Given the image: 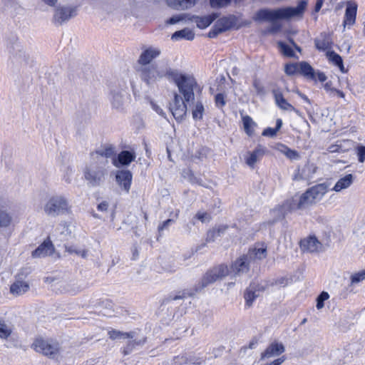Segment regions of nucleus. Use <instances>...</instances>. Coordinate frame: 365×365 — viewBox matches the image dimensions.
Masks as SVG:
<instances>
[{
	"label": "nucleus",
	"instance_id": "2f4dec72",
	"mask_svg": "<svg viewBox=\"0 0 365 365\" xmlns=\"http://www.w3.org/2000/svg\"><path fill=\"white\" fill-rule=\"evenodd\" d=\"M242 122L246 133L248 135H252L253 134V128L255 125V122L248 115L242 117Z\"/></svg>",
	"mask_w": 365,
	"mask_h": 365
},
{
	"label": "nucleus",
	"instance_id": "a878e982",
	"mask_svg": "<svg viewBox=\"0 0 365 365\" xmlns=\"http://www.w3.org/2000/svg\"><path fill=\"white\" fill-rule=\"evenodd\" d=\"M29 289V284L24 281L16 280L10 287V292L14 295H21L26 293Z\"/></svg>",
	"mask_w": 365,
	"mask_h": 365
},
{
	"label": "nucleus",
	"instance_id": "ea45409f",
	"mask_svg": "<svg viewBox=\"0 0 365 365\" xmlns=\"http://www.w3.org/2000/svg\"><path fill=\"white\" fill-rule=\"evenodd\" d=\"M194 219H197L202 223L208 222L211 220L210 215L207 212L199 211L196 213Z\"/></svg>",
	"mask_w": 365,
	"mask_h": 365
},
{
	"label": "nucleus",
	"instance_id": "6ab92c4d",
	"mask_svg": "<svg viewBox=\"0 0 365 365\" xmlns=\"http://www.w3.org/2000/svg\"><path fill=\"white\" fill-rule=\"evenodd\" d=\"M357 5L354 2L349 1L346 4L344 25L352 26L355 23Z\"/></svg>",
	"mask_w": 365,
	"mask_h": 365
},
{
	"label": "nucleus",
	"instance_id": "dca6fc26",
	"mask_svg": "<svg viewBox=\"0 0 365 365\" xmlns=\"http://www.w3.org/2000/svg\"><path fill=\"white\" fill-rule=\"evenodd\" d=\"M285 348L282 343L277 341L270 344L265 351L262 353L261 359H269L277 356L284 352Z\"/></svg>",
	"mask_w": 365,
	"mask_h": 365
},
{
	"label": "nucleus",
	"instance_id": "4468645a",
	"mask_svg": "<svg viewBox=\"0 0 365 365\" xmlns=\"http://www.w3.org/2000/svg\"><path fill=\"white\" fill-rule=\"evenodd\" d=\"M262 290V286H260L259 284L255 282L251 283L250 286L246 289L244 294L245 305L247 307H250L252 305L253 302L259 296V293Z\"/></svg>",
	"mask_w": 365,
	"mask_h": 365
},
{
	"label": "nucleus",
	"instance_id": "c9c22d12",
	"mask_svg": "<svg viewBox=\"0 0 365 365\" xmlns=\"http://www.w3.org/2000/svg\"><path fill=\"white\" fill-rule=\"evenodd\" d=\"M193 295H194V293L192 292L184 290L182 292H180L178 294H177L174 296H172V295L169 296L168 298L165 299V302L168 303L171 301L181 299L185 298L187 297H192Z\"/></svg>",
	"mask_w": 365,
	"mask_h": 365
},
{
	"label": "nucleus",
	"instance_id": "bb28decb",
	"mask_svg": "<svg viewBox=\"0 0 365 365\" xmlns=\"http://www.w3.org/2000/svg\"><path fill=\"white\" fill-rule=\"evenodd\" d=\"M274 99L276 104L284 110H294L295 108L287 102L280 92L274 91Z\"/></svg>",
	"mask_w": 365,
	"mask_h": 365
},
{
	"label": "nucleus",
	"instance_id": "8fccbe9b",
	"mask_svg": "<svg viewBox=\"0 0 365 365\" xmlns=\"http://www.w3.org/2000/svg\"><path fill=\"white\" fill-rule=\"evenodd\" d=\"M109 203L108 202L103 200L97 205L98 211L102 213H106L108 211Z\"/></svg>",
	"mask_w": 365,
	"mask_h": 365
},
{
	"label": "nucleus",
	"instance_id": "20e7f679",
	"mask_svg": "<svg viewBox=\"0 0 365 365\" xmlns=\"http://www.w3.org/2000/svg\"><path fill=\"white\" fill-rule=\"evenodd\" d=\"M173 71L174 69L167 63L165 65L151 64L141 66L138 69L140 79L148 86L153 85L163 77L170 79Z\"/></svg>",
	"mask_w": 365,
	"mask_h": 365
},
{
	"label": "nucleus",
	"instance_id": "393cba45",
	"mask_svg": "<svg viewBox=\"0 0 365 365\" xmlns=\"http://www.w3.org/2000/svg\"><path fill=\"white\" fill-rule=\"evenodd\" d=\"M326 56L328 58L329 61L339 67V70L342 73L347 72V70L344 66L343 60L338 53H336L334 51H327L326 53Z\"/></svg>",
	"mask_w": 365,
	"mask_h": 365
},
{
	"label": "nucleus",
	"instance_id": "bf43d9fd",
	"mask_svg": "<svg viewBox=\"0 0 365 365\" xmlns=\"http://www.w3.org/2000/svg\"><path fill=\"white\" fill-rule=\"evenodd\" d=\"M354 180V176L351 174H348L345 175L343 178L340 179L337 182H351Z\"/></svg>",
	"mask_w": 365,
	"mask_h": 365
},
{
	"label": "nucleus",
	"instance_id": "c85d7f7f",
	"mask_svg": "<svg viewBox=\"0 0 365 365\" xmlns=\"http://www.w3.org/2000/svg\"><path fill=\"white\" fill-rule=\"evenodd\" d=\"M195 37V34L189 29H184L180 31H175L172 35L173 40H179L184 38L188 41H192Z\"/></svg>",
	"mask_w": 365,
	"mask_h": 365
},
{
	"label": "nucleus",
	"instance_id": "473e14b6",
	"mask_svg": "<svg viewBox=\"0 0 365 365\" xmlns=\"http://www.w3.org/2000/svg\"><path fill=\"white\" fill-rule=\"evenodd\" d=\"M204 113V106L201 102L197 101L192 110V117L195 120H201Z\"/></svg>",
	"mask_w": 365,
	"mask_h": 365
},
{
	"label": "nucleus",
	"instance_id": "1a4fd4ad",
	"mask_svg": "<svg viewBox=\"0 0 365 365\" xmlns=\"http://www.w3.org/2000/svg\"><path fill=\"white\" fill-rule=\"evenodd\" d=\"M106 165L99 164L96 160L91 159L90 164L86 168L84 175L86 180L88 181H103L107 174Z\"/></svg>",
	"mask_w": 365,
	"mask_h": 365
},
{
	"label": "nucleus",
	"instance_id": "39448f33",
	"mask_svg": "<svg viewBox=\"0 0 365 365\" xmlns=\"http://www.w3.org/2000/svg\"><path fill=\"white\" fill-rule=\"evenodd\" d=\"M108 334L112 340L130 339L123 349V354L124 355L129 354L135 346H143L145 342V338H136V333L135 331L123 332L119 330L112 329L108 332Z\"/></svg>",
	"mask_w": 365,
	"mask_h": 365
},
{
	"label": "nucleus",
	"instance_id": "b1692460",
	"mask_svg": "<svg viewBox=\"0 0 365 365\" xmlns=\"http://www.w3.org/2000/svg\"><path fill=\"white\" fill-rule=\"evenodd\" d=\"M264 153L261 149H256L252 152H249L245 156V163L251 168H254L255 164L262 157Z\"/></svg>",
	"mask_w": 365,
	"mask_h": 365
},
{
	"label": "nucleus",
	"instance_id": "0e129e2a",
	"mask_svg": "<svg viewBox=\"0 0 365 365\" xmlns=\"http://www.w3.org/2000/svg\"><path fill=\"white\" fill-rule=\"evenodd\" d=\"M317 78H318L319 81L321 82H324L327 80L326 75L324 73H321V72L317 73Z\"/></svg>",
	"mask_w": 365,
	"mask_h": 365
},
{
	"label": "nucleus",
	"instance_id": "6e6552de",
	"mask_svg": "<svg viewBox=\"0 0 365 365\" xmlns=\"http://www.w3.org/2000/svg\"><path fill=\"white\" fill-rule=\"evenodd\" d=\"M69 210L67 200L61 195H55L50 197L43 206L46 215L51 217H56L64 214Z\"/></svg>",
	"mask_w": 365,
	"mask_h": 365
},
{
	"label": "nucleus",
	"instance_id": "58836bf2",
	"mask_svg": "<svg viewBox=\"0 0 365 365\" xmlns=\"http://www.w3.org/2000/svg\"><path fill=\"white\" fill-rule=\"evenodd\" d=\"M284 72L289 75L292 76L299 72V63H289L286 64L284 67Z\"/></svg>",
	"mask_w": 365,
	"mask_h": 365
},
{
	"label": "nucleus",
	"instance_id": "0eeeda50",
	"mask_svg": "<svg viewBox=\"0 0 365 365\" xmlns=\"http://www.w3.org/2000/svg\"><path fill=\"white\" fill-rule=\"evenodd\" d=\"M32 347L36 352L41 353L51 359L58 357L60 353L59 344L49 339L36 338L32 344Z\"/></svg>",
	"mask_w": 365,
	"mask_h": 365
},
{
	"label": "nucleus",
	"instance_id": "f03ea898",
	"mask_svg": "<svg viewBox=\"0 0 365 365\" xmlns=\"http://www.w3.org/2000/svg\"><path fill=\"white\" fill-rule=\"evenodd\" d=\"M178 88L174 93L173 100L170 103V110L176 120H182L187 113V103L195 99L194 90L197 87L195 78L190 74L182 73L174 69L170 76Z\"/></svg>",
	"mask_w": 365,
	"mask_h": 365
},
{
	"label": "nucleus",
	"instance_id": "e2e57ef3",
	"mask_svg": "<svg viewBox=\"0 0 365 365\" xmlns=\"http://www.w3.org/2000/svg\"><path fill=\"white\" fill-rule=\"evenodd\" d=\"M324 89L327 92H331V93H334V90H336V88H333L331 87V83L330 82L325 83Z\"/></svg>",
	"mask_w": 365,
	"mask_h": 365
},
{
	"label": "nucleus",
	"instance_id": "69168bd1",
	"mask_svg": "<svg viewBox=\"0 0 365 365\" xmlns=\"http://www.w3.org/2000/svg\"><path fill=\"white\" fill-rule=\"evenodd\" d=\"M42 1L49 6H54L58 0H42Z\"/></svg>",
	"mask_w": 365,
	"mask_h": 365
},
{
	"label": "nucleus",
	"instance_id": "37998d69",
	"mask_svg": "<svg viewBox=\"0 0 365 365\" xmlns=\"http://www.w3.org/2000/svg\"><path fill=\"white\" fill-rule=\"evenodd\" d=\"M279 47L284 55L289 57L294 56V52L289 46L284 43L279 42Z\"/></svg>",
	"mask_w": 365,
	"mask_h": 365
},
{
	"label": "nucleus",
	"instance_id": "de8ad7c7",
	"mask_svg": "<svg viewBox=\"0 0 365 365\" xmlns=\"http://www.w3.org/2000/svg\"><path fill=\"white\" fill-rule=\"evenodd\" d=\"M182 175L184 180L193 181L195 180V177L189 168L185 169L182 173Z\"/></svg>",
	"mask_w": 365,
	"mask_h": 365
},
{
	"label": "nucleus",
	"instance_id": "4be33fe9",
	"mask_svg": "<svg viewBox=\"0 0 365 365\" xmlns=\"http://www.w3.org/2000/svg\"><path fill=\"white\" fill-rule=\"evenodd\" d=\"M126 100V94L123 91H113L111 93V104L113 108L120 110Z\"/></svg>",
	"mask_w": 365,
	"mask_h": 365
},
{
	"label": "nucleus",
	"instance_id": "412c9836",
	"mask_svg": "<svg viewBox=\"0 0 365 365\" xmlns=\"http://www.w3.org/2000/svg\"><path fill=\"white\" fill-rule=\"evenodd\" d=\"M315 46L320 51H329L331 48L333 41L329 34L322 33L319 36L314 40Z\"/></svg>",
	"mask_w": 365,
	"mask_h": 365
},
{
	"label": "nucleus",
	"instance_id": "9d476101",
	"mask_svg": "<svg viewBox=\"0 0 365 365\" xmlns=\"http://www.w3.org/2000/svg\"><path fill=\"white\" fill-rule=\"evenodd\" d=\"M115 148L112 145H105L95 153L91 154V159L96 160L99 164L108 165V161L107 158L115 156Z\"/></svg>",
	"mask_w": 365,
	"mask_h": 365
},
{
	"label": "nucleus",
	"instance_id": "052dcab7",
	"mask_svg": "<svg viewBox=\"0 0 365 365\" xmlns=\"http://www.w3.org/2000/svg\"><path fill=\"white\" fill-rule=\"evenodd\" d=\"M151 106H152V108H153V110H155L157 113H158L159 115H160L162 116H164L165 113H164L163 109L159 106L156 105L154 103H151Z\"/></svg>",
	"mask_w": 365,
	"mask_h": 365
},
{
	"label": "nucleus",
	"instance_id": "603ef678",
	"mask_svg": "<svg viewBox=\"0 0 365 365\" xmlns=\"http://www.w3.org/2000/svg\"><path fill=\"white\" fill-rule=\"evenodd\" d=\"M230 0H210V4L212 7H222L227 5Z\"/></svg>",
	"mask_w": 365,
	"mask_h": 365
},
{
	"label": "nucleus",
	"instance_id": "6e6d98bb",
	"mask_svg": "<svg viewBox=\"0 0 365 365\" xmlns=\"http://www.w3.org/2000/svg\"><path fill=\"white\" fill-rule=\"evenodd\" d=\"M277 130L275 128H267L262 132V135L268 137H274L276 135Z\"/></svg>",
	"mask_w": 365,
	"mask_h": 365
},
{
	"label": "nucleus",
	"instance_id": "774afa93",
	"mask_svg": "<svg viewBox=\"0 0 365 365\" xmlns=\"http://www.w3.org/2000/svg\"><path fill=\"white\" fill-rule=\"evenodd\" d=\"M322 6V1H318L316 4V6H315V11H318L320 10L321 7Z\"/></svg>",
	"mask_w": 365,
	"mask_h": 365
},
{
	"label": "nucleus",
	"instance_id": "4d7b16f0",
	"mask_svg": "<svg viewBox=\"0 0 365 365\" xmlns=\"http://www.w3.org/2000/svg\"><path fill=\"white\" fill-rule=\"evenodd\" d=\"M174 220L173 219H168L165 221H164L162 225H159L158 227V231L161 232L165 229L168 228V227L171 224L173 223Z\"/></svg>",
	"mask_w": 365,
	"mask_h": 365
},
{
	"label": "nucleus",
	"instance_id": "79ce46f5",
	"mask_svg": "<svg viewBox=\"0 0 365 365\" xmlns=\"http://www.w3.org/2000/svg\"><path fill=\"white\" fill-rule=\"evenodd\" d=\"M267 253V249L266 247H259V248H254L252 250V255H254L255 257L257 259H263L265 258Z\"/></svg>",
	"mask_w": 365,
	"mask_h": 365
},
{
	"label": "nucleus",
	"instance_id": "7ed1b4c3",
	"mask_svg": "<svg viewBox=\"0 0 365 365\" xmlns=\"http://www.w3.org/2000/svg\"><path fill=\"white\" fill-rule=\"evenodd\" d=\"M307 2L301 1L297 7H282L275 9H262L257 11L254 16L256 21H267L272 24V31H277L281 26L278 21L281 20H289L292 17L302 16Z\"/></svg>",
	"mask_w": 365,
	"mask_h": 365
},
{
	"label": "nucleus",
	"instance_id": "a19ab883",
	"mask_svg": "<svg viewBox=\"0 0 365 365\" xmlns=\"http://www.w3.org/2000/svg\"><path fill=\"white\" fill-rule=\"evenodd\" d=\"M329 294L326 292H322L317 298V308L321 309L324 307V302L329 299Z\"/></svg>",
	"mask_w": 365,
	"mask_h": 365
},
{
	"label": "nucleus",
	"instance_id": "5701e85b",
	"mask_svg": "<svg viewBox=\"0 0 365 365\" xmlns=\"http://www.w3.org/2000/svg\"><path fill=\"white\" fill-rule=\"evenodd\" d=\"M216 18V14H213L205 16H192L190 20L195 22L198 28L205 29L210 26Z\"/></svg>",
	"mask_w": 365,
	"mask_h": 365
},
{
	"label": "nucleus",
	"instance_id": "ddd939ff",
	"mask_svg": "<svg viewBox=\"0 0 365 365\" xmlns=\"http://www.w3.org/2000/svg\"><path fill=\"white\" fill-rule=\"evenodd\" d=\"M161 51L158 48L153 46L147 47L144 48L140 53L138 59V63L141 66H149L150 62L158 57Z\"/></svg>",
	"mask_w": 365,
	"mask_h": 365
},
{
	"label": "nucleus",
	"instance_id": "a211bd4d",
	"mask_svg": "<svg viewBox=\"0 0 365 365\" xmlns=\"http://www.w3.org/2000/svg\"><path fill=\"white\" fill-rule=\"evenodd\" d=\"M300 247L304 251L316 252L321 250L322 244L315 237L310 236L309 237L301 241Z\"/></svg>",
	"mask_w": 365,
	"mask_h": 365
},
{
	"label": "nucleus",
	"instance_id": "4c0bfd02",
	"mask_svg": "<svg viewBox=\"0 0 365 365\" xmlns=\"http://www.w3.org/2000/svg\"><path fill=\"white\" fill-rule=\"evenodd\" d=\"M252 86L255 88L257 95L264 96L265 94L264 88L259 80L255 78L252 83Z\"/></svg>",
	"mask_w": 365,
	"mask_h": 365
},
{
	"label": "nucleus",
	"instance_id": "423d86ee",
	"mask_svg": "<svg viewBox=\"0 0 365 365\" xmlns=\"http://www.w3.org/2000/svg\"><path fill=\"white\" fill-rule=\"evenodd\" d=\"M230 273L229 269L226 265L220 264L208 270L202 277L200 281L195 287L196 292H200L202 289L222 279Z\"/></svg>",
	"mask_w": 365,
	"mask_h": 365
},
{
	"label": "nucleus",
	"instance_id": "7c9ffc66",
	"mask_svg": "<svg viewBox=\"0 0 365 365\" xmlns=\"http://www.w3.org/2000/svg\"><path fill=\"white\" fill-rule=\"evenodd\" d=\"M115 179L118 182H130L132 174L128 170H118L115 175Z\"/></svg>",
	"mask_w": 365,
	"mask_h": 365
},
{
	"label": "nucleus",
	"instance_id": "680f3d73",
	"mask_svg": "<svg viewBox=\"0 0 365 365\" xmlns=\"http://www.w3.org/2000/svg\"><path fill=\"white\" fill-rule=\"evenodd\" d=\"M227 229V226H220L218 228L215 229V231H217V236L222 235L225 232Z\"/></svg>",
	"mask_w": 365,
	"mask_h": 365
},
{
	"label": "nucleus",
	"instance_id": "3c124183",
	"mask_svg": "<svg viewBox=\"0 0 365 365\" xmlns=\"http://www.w3.org/2000/svg\"><path fill=\"white\" fill-rule=\"evenodd\" d=\"M215 103L218 107H222L225 105V95L218 93L215 96Z\"/></svg>",
	"mask_w": 365,
	"mask_h": 365
},
{
	"label": "nucleus",
	"instance_id": "f8f14e48",
	"mask_svg": "<svg viewBox=\"0 0 365 365\" xmlns=\"http://www.w3.org/2000/svg\"><path fill=\"white\" fill-rule=\"evenodd\" d=\"M76 16V9L71 6H61L56 9L53 16V22L61 25L65 21Z\"/></svg>",
	"mask_w": 365,
	"mask_h": 365
},
{
	"label": "nucleus",
	"instance_id": "13d9d810",
	"mask_svg": "<svg viewBox=\"0 0 365 365\" xmlns=\"http://www.w3.org/2000/svg\"><path fill=\"white\" fill-rule=\"evenodd\" d=\"M328 151L330 153H337V152H341V151H344V150L341 149V145L336 144V145H330L328 148Z\"/></svg>",
	"mask_w": 365,
	"mask_h": 365
},
{
	"label": "nucleus",
	"instance_id": "f704fd0d",
	"mask_svg": "<svg viewBox=\"0 0 365 365\" xmlns=\"http://www.w3.org/2000/svg\"><path fill=\"white\" fill-rule=\"evenodd\" d=\"M65 249L67 252L70 254H75L78 256H81L83 258H86L87 256V250L80 249L76 245H66Z\"/></svg>",
	"mask_w": 365,
	"mask_h": 365
},
{
	"label": "nucleus",
	"instance_id": "49530a36",
	"mask_svg": "<svg viewBox=\"0 0 365 365\" xmlns=\"http://www.w3.org/2000/svg\"><path fill=\"white\" fill-rule=\"evenodd\" d=\"M116 187L114 190L117 192L118 194H121L122 192L128 193L130 188V184H115Z\"/></svg>",
	"mask_w": 365,
	"mask_h": 365
},
{
	"label": "nucleus",
	"instance_id": "f3484780",
	"mask_svg": "<svg viewBox=\"0 0 365 365\" xmlns=\"http://www.w3.org/2000/svg\"><path fill=\"white\" fill-rule=\"evenodd\" d=\"M135 159V155L134 153L123 150L120 152L117 157L113 158V164L116 168H119L122 165H128Z\"/></svg>",
	"mask_w": 365,
	"mask_h": 365
},
{
	"label": "nucleus",
	"instance_id": "5fc2aeb1",
	"mask_svg": "<svg viewBox=\"0 0 365 365\" xmlns=\"http://www.w3.org/2000/svg\"><path fill=\"white\" fill-rule=\"evenodd\" d=\"M58 229L62 230L61 231V234L64 235V237L68 236L71 233V232L68 230V225L66 222L61 223L58 226Z\"/></svg>",
	"mask_w": 365,
	"mask_h": 365
},
{
	"label": "nucleus",
	"instance_id": "a18cd8bd",
	"mask_svg": "<svg viewBox=\"0 0 365 365\" xmlns=\"http://www.w3.org/2000/svg\"><path fill=\"white\" fill-rule=\"evenodd\" d=\"M186 18H187V14H185L175 15V16H173L171 18H170L167 21V23L169 24H175L176 23H178V22L181 21H185Z\"/></svg>",
	"mask_w": 365,
	"mask_h": 365
},
{
	"label": "nucleus",
	"instance_id": "aec40b11",
	"mask_svg": "<svg viewBox=\"0 0 365 365\" xmlns=\"http://www.w3.org/2000/svg\"><path fill=\"white\" fill-rule=\"evenodd\" d=\"M53 246L51 242H43L34 251L32 252V257L34 258L45 257L53 252Z\"/></svg>",
	"mask_w": 365,
	"mask_h": 365
},
{
	"label": "nucleus",
	"instance_id": "2eb2a0df",
	"mask_svg": "<svg viewBox=\"0 0 365 365\" xmlns=\"http://www.w3.org/2000/svg\"><path fill=\"white\" fill-rule=\"evenodd\" d=\"M234 24V21L231 17H223L217 21L212 30L210 31V37H214L218 34L230 29Z\"/></svg>",
	"mask_w": 365,
	"mask_h": 365
},
{
	"label": "nucleus",
	"instance_id": "338daca9",
	"mask_svg": "<svg viewBox=\"0 0 365 365\" xmlns=\"http://www.w3.org/2000/svg\"><path fill=\"white\" fill-rule=\"evenodd\" d=\"M334 93H336L339 97L342 98H344L345 96L344 92H342L340 90L336 89V90H334Z\"/></svg>",
	"mask_w": 365,
	"mask_h": 365
},
{
	"label": "nucleus",
	"instance_id": "864d4df0",
	"mask_svg": "<svg viewBox=\"0 0 365 365\" xmlns=\"http://www.w3.org/2000/svg\"><path fill=\"white\" fill-rule=\"evenodd\" d=\"M218 237L215 229L210 230L207 233L206 242H213Z\"/></svg>",
	"mask_w": 365,
	"mask_h": 365
},
{
	"label": "nucleus",
	"instance_id": "f257e3e1",
	"mask_svg": "<svg viewBox=\"0 0 365 365\" xmlns=\"http://www.w3.org/2000/svg\"><path fill=\"white\" fill-rule=\"evenodd\" d=\"M317 184L302 194H296L290 198L285 200L282 204L277 205L270 213L273 217L272 220L267 223L273 225L278 220L284 219L286 215L297 210H304L319 201L328 189L339 192L346 189L350 184Z\"/></svg>",
	"mask_w": 365,
	"mask_h": 365
},
{
	"label": "nucleus",
	"instance_id": "c03bdc74",
	"mask_svg": "<svg viewBox=\"0 0 365 365\" xmlns=\"http://www.w3.org/2000/svg\"><path fill=\"white\" fill-rule=\"evenodd\" d=\"M365 279V270H362L358 273H355L351 277V282L352 284L360 282Z\"/></svg>",
	"mask_w": 365,
	"mask_h": 365
},
{
	"label": "nucleus",
	"instance_id": "09e8293b",
	"mask_svg": "<svg viewBox=\"0 0 365 365\" xmlns=\"http://www.w3.org/2000/svg\"><path fill=\"white\" fill-rule=\"evenodd\" d=\"M358 159L360 163H364L365 160V146L359 145L356 148Z\"/></svg>",
	"mask_w": 365,
	"mask_h": 365
},
{
	"label": "nucleus",
	"instance_id": "cd10ccee",
	"mask_svg": "<svg viewBox=\"0 0 365 365\" xmlns=\"http://www.w3.org/2000/svg\"><path fill=\"white\" fill-rule=\"evenodd\" d=\"M299 73L309 79H314L315 77L314 69L305 61L299 63Z\"/></svg>",
	"mask_w": 365,
	"mask_h": 365
},
{
	"label": "nucleus",
	"instance_id": "e433bc0d",
	"mask_svg": "<svg viewBox=\"0 0 365 365\" xmlns=\"http://www.w3.org/2000/svg\"><path fill=\"white\" fill-rule=\"evenodd\" d=\"M11 333V329L5 322L0 321V337L6 339Z\"/></svg>",
	"mask_w": 365,
	"mask_h": 365
},
{
	"label": "nucleus",
	"instance_id": "72a5a7b5",
	"mask_svg": "<svg viewBox=\"0 0 365 365\" xmlns=\"http://www.w3.org/2000/svg\"><path fill=\"white\" fill-rule=\"evenodd\" d=\"M12 222V217L11 215L4 211L0 210V227H7Z\"/></svg>",
	"mask_w": 365,
	"mask_h": 365
},
{
	"label": "nucleus",
	"instance_id": "9b49d317",
	"mask_svg": "<svg viewBox=\"0 0 365 365\" xmlns=\"http://www.w3.org/2000/svg\"><path fill=\"white\" fill-rule=\"evenodd\" d=\"M249 269L250 257L247 255H242L232 263L230 274L235 277L241 276L248 272Z\"/></svg>",
	"mask_w": 365,
	"mask_h": 365
},
{
	"label": "nucleus",
	"instance_id": "c756f323",
	"mask_svg": "<svg viewBox=\"0 0 365 365\" xmlns=\"http://www.w3.org/2000/svg\"><path fill=\"white\" fill-rule=\"evenodd\" d=\"M277 148L280 153L284 154L290 160H296L299 158V155L296 150H292L284 145L279 144L277 145Z\"/></svg>",
	"mask_w": 365,
	"mask_h": 365
}]
</instances>
